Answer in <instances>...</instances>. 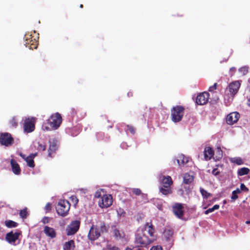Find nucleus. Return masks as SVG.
I'll list each match as a JSON object with an SVG mask.
<instances>
[{"label":"nucleus","instance_id":"nucleus-1","mask_svg":"<svg viewBox=\"0 0 250 250\" xmlns=\"http://www.w3.org/2000/svg\"><path fill=\"white\" fill-rule=\"evenodd\" d=\"M240 86L241 83L238 81L230 83L225 89L224 96L225 100H227L229 103L231 102L237 93Z\"/></svg>","mask_w":250,"mask_h":250},{"label":"nucleus","instance_id":"nucleus-2","mask_svg":"<svg viewBox=\"0 0 250 250\" xmlns=\"http://www.w3.org/2000/svg\"><path fill=\"white\" fill-rule=\"evenodd\" d=\"M153 242L154 238H149V237L146 235L144 231L140 230V229L137 230L135 233L134 243L137 247H145Z\"/></svg>","mask_w":250,"mask_h":250},{"label":"nucleus","instance_id":"nucleus-3","mask_svg":"<svg viewBox=\"0 0 250 250\" xmlns=\"http://www.w3.org/2000/svg\"><path fill=\"white\" fill-rule=\"evenodd\" d=\"M185 108L182 105H176L171 109V117L174 123L180 122L184 116Z\"/></svg>","mask_w":250,"mask_h":250},{"label":"nucleus","instance_id":"nucleus-4","mask_svg":"<svg viewBox=\"0 0 250 250\" xmlns=\"http://www.w3.org/2000/svg\"><path fill=\"white\" fill-rule=\"evenodd\" d=\"M70 208V204L68 201L61 200L56 207V211L59 215L64 217L68 214Z\"/></svg>","mask_w":250,"mask_h":250},{"label":"nucleus","instance_id":"nucleus-5","mask_svg":"<svg viewBox=\"0 0 250 250\" xmlns=\"http://www.w3.org/2000/svg\"><path fill=\"white\" fill-rule=\"evenodd\" d=\"M48 124L53 130L58 129L62 123V118L61 115L56 112L52 114L47 120Z\"/></svg>","mask_w":250,"mask_h":250},{"label":"nucleus","instance_id":"nucleus-6","mask_svg":"<svg viewBox=\"0 0 250 250\" xmlns=\"http://www.w3.org/2000/svg\"><path fill=\"white\" fill-rule=\"evenodd\" d=\"M24 39V45L26 47L32 50L37 48L38 41L31 35L25 34Z\"/></svg>","mask_w":250,"mask_h":250},{"label":"nucleus","instance_id":"nucleus-7","mask_svg":"<svg viewBox=\"0 0 250 250\" xmlns=\"http://www.w3.org/2000/svg\"><path fill=\"white\" fill-rule=\"evenodd\" d=\"M172 211L177 218L182 219L184 215V204L180 203H174L172 206Z\"/></svg>","mask_w":250,"mask_h":250},{"label":"nucleus","instance_id":"nucleus-8","mask_svg":"<svg viewBox=\"0 0 250 250\" xmlns=\"http://www.w3.org/2000/svg\"><path fill=\"white\" fill-rule=\"evenodd\" d=\"M36 118H28L24 120L23 124L24 131L26 133H31L35 129Z\"/></svg>","mask_w":250,"mask_h":250},{"label":"nucleus","instance_id":"nucleus-9","mask_svg":"<svg viewBox=\"0 0 250 250\" xmlns=\"http://www.w3.org/2000/svg\"><path fill=\"white\" fill-rule=\"evenodd\" d=\"M14 139L10 133L5 132L0 134V143L6 146H10L14 143Z\"/></svg>","mask_w":250,"mask_h":250},{"label":"nucleus","instance_id":"nucleus-10","mask_svg":"<svg viewBox=\"0 0 250 250\" xmlns=\"http://www.w3.org/2000/svg\"><path fill=\"white\" fill-rule=\"evenodd\" d=\"M140 230L144 231L145 233L147 232L149 235V238H154V241L156 240V236L154 235L155 228L151 222L146 223L143 228L140 229Z\"/></svg>","mask_w":250,"mask_h":250},{"label":"nucleus","instance_id":"nucleus-11","mask_svg":"<svg viewBox=\"0 0 250 250\" xmlns=\"http://www.w3.org/2000/svg\"><path fill=\"white\" fill-rule=\"evenodd\" d=\"M101 235V232L99 230L98 226L93 225L89 231L88 238L90 241L97 240Z\"/></svg>","mask_w":250,"mask_h":250},{"label":"nucleus","instance_id":"nucleus-12","mask_svg":"<svg viewBox=\"0 0 250 250\" xmlns=\"http://www.w3.org/2000/svg\"><path fill=\"white\" fill-rule=\"evenodd\" d=\"M80 222L78 220L73 221L66 229L67 235H72L75 234L79 230Z\"/></svg>","mask_w":250,"mask_h":250},{"label":"nucleus","instance_id":"nucleus-13","mask_svg":"<svg viewBox=\"0 0 250 250\" xmlns=\"http://www.w3.org/2000/svg\"><path fill=\"white\" fill-rule=\"evenodd\" d=\"M112 204V198L110 195H104L99 202V206L102 208H108Z\"/></svg>","mask_w":250,"mask_h":250},{"label":"nucleus","instance_id":"nucleus-14","mask_svg":"<svg viewBox=\"0 0 250 250\" xmlns=\"http://www.w3.org/2000/svg\"><path fill=\"white\" fill-rule=\"evenodd\" d=\"M21 235V232H13V231L7 233L5 235V240L10 244L14 245L16 240L19 239L20 235Z\"/></svg>","mask_w":250,"mask_h":250},{"label":"nucleus","instance_id":"nucleus-15","mask_svg":"<svg viewBox=\"0 0 250 250\" xmlns=\"http://www.w3.org/2000/svg\"><path fill=\"white\" fill-rule=\"evenodd\" d=\"M209 99V94L208 92H204L199 94L196 100V103L199 105H204L206 104Z\"/></svg>","mask_w":250,"mask_h":250},{"label":"nucleus","instance_id":"nucleus-16","mask_svg":"<svg viewBox=\"0 0 250 250\" xmlns=\"http://www.w3.org/2000/svg\"><path fill=\"white\" fill-rule=\"evenodd\" d=\"M240 118V114L237 112H233L227 115L226 122L228 125H232L236 123Z\"/></svg>","mask_w":250,"mask_h":250},{"label":"nucleus","instance_id":"nucleus-17","mask_svg":"<svg viewBox=\"0 0 250 250\" xmlns=\"http://www.w3.org/2000/svg\"><path fill=\"white\" fill-rule=\"evenodd\" d=\"M10 164L12 172L15 175H20L21 173V169L20 165L18 164L17 161L12 159L10 161Z\"/></svg>","mask_w":250,"mask_h":250},{"label":"nucleus","instance_id":"nucleus-18","mask_svg":"<svg viewBox=\"0 0 250 250\" xmlns=\"http://www.w3.org/2000/svg\"><path fill=\"white\" fill-rule=\"evenodd\" d=\"M58 149L57 142L56 140H53L50 142V144L48 150V156L49 157H53V154L55 153Z\"/></svg>","mask_w":250,"mask_h":250},{"label":"nucleus","instance_id":"nucleus-19","mask_svg":"<svg viewBox=\"0 0 250 250\" xmlns=\"http://www.w3.org/2000/svg\"><path fill=\"white\" fill-rule=\"evenodd\" d=\"M44 232L47 236L51 238H54L56 236V233L54 229L48 226L44 227Z\"/></svg>","mask_w":250,"mask_h":250},{"label":"nucleus","instance_id":"nucleus-20","mask_svg":"<svg viewBox=\"0 0 250 250\" xmlns=\"http://www.w3.org/2000/svg\"><path fill=\"white\" fill-rule=\"evenodd\" d=\"M162 184L164 188H168L173 184V181L170 176H163Z\"/></svg>","mask_w":250,"mask_h":250},{"label":"nucleus","instance_id":"nucleus-21","mask_svg":"<svg viewBox=\"0 0 250 250\" xmlns=\"http://www.w3.org/2000/svg\"><path fill=\"white\" fill-rule=\"evenodd\" d=\"M204 157L206 160H210L214 155V150L211 147H207L204 150Z\"/></svg>","mask_w":250,"mask_h":250},{"label":"nucleus","instance_id":"nucleus-22","mask_svg":"<svg viewBox=\"0 0 250 250\" xmlns=\"http://www.w3.org/2000/svg\"><path fill=\"white\" fill-rule=\"evenodd\" d=\"M177 162L179 166L184 165L188 163V158L185 157L183 154H180L177 157Z\"/></svg>","mask_w":250,"mask_h":250},{"label":"nucleus","instance_id":"nucleus-23","mask_svg":"<svg viewBox=\"0 0 250 250\" xmlns=\"http://www.w3.org/2000/svg\"><path fill=\"white\" fill-rule=\"evenodd\" d=\"M75 248V243L73 240L65 242L63 247V250H74Z\"/></svg>","mask_w":250,"mask_h":250},{"label":"nucleus","instance_id":"nucleus-24","mask_svg":"<svg viewBox=\"0 0 250 250\" xmlns=\"http://www.w3.org/2000/svg\"><path fill=\"white\" fill-rule=\"evenodd\" d=\"M163 234L165 237L167 238H169L171 237L173 234V229L169 227H166L164 230Z\"/></svg>","mask_w":250,"mask_h":250},{"label":"nucleus","instance_id":"nucleus-25","mask_svg":"<svg viewBox=\"0 0 250 250\" xmlns=\"http://www.w3.org/2000/svg\"><path fill=\"white\" fill-rule=\"evenodd\" d=\"M193 176L188 173H185L183 177L184 183L186 184H189L193 181Z\"/></svg>","mask_w":250,"mask_h":250},{"label":"nucleus","instance_id":"nucleus-26","mask_svg":"<svg viewBox=\"0 0 250 250\" xmlns=\"http://www.w3.org/2000/svg\"><path fill=\"white\" fill-rule=\"evenodd\" d=\"M25 160L28 167H35L34 157H32L31 155H29L25 158Z\"/></svg>","mask_w":250,"mask_h":250},{"label":"nucleus","instance_id":"nucleus-27","mask_svg":"<svg viewBox=\"0 0 250 250\" xmlns=\"http://www.w3.org/2000/svg\"><path fill=\"white\" fill-rule=\"evenodd\" d=\"M4 224L8 228H16L19 225L18 223L10 220L5 221Z\"/></svg>","mask_w":250,"mask_h":250},{"label":"nucleus","instance_id":"nucleus-28","mask_svg":"<svg viewBox=\"0 0 250 250\" xmlns=\"http://www.w3.org/2000/svg\"><path fill=\"white\" fill-rule=\"evenodd\" d=\"M250 169L248 167H243L238 170L237 174L241 176L248 174L250 172Z\"/></svg>","mask_w":250,"mask_h":250},{"label":"nucleus","instance_id":"nucleus-29","mask_svg":"<svg viewBox=\"0 0 250 250\" xmlns=\"http://www.w3.org/2000/svg\"><path fill=\"white\" fill-rule=\"evenodd\" d=\"M160 191L165 195H167L172 193V190L170 187L168 188H160Z\"/></svg>","mask_w":250,"mask_h":250},{"label":"nucleus","instance_id":"nucleus-30","mask_svg":"<svg viewBox=\"0 0 250 250\" xmlns=\"http://www.w3.org/2000/svg\"><path fill=\"white\" fill-rule=\"evenodd\" d=\"M231 162L238 165H241L244 164L243 160L240 157H234L231 159Z\"/></svg>","mask_w":250,"mask_h":250},{"label":"nucleus","instance_id":"nucleus-31","mask_svg":"<svg viewBox=\"0 0 250 250\" xmlns=\"http://www.w3.org/2000/svg\"><path fill=\"white\" fill-rule=\"evenodd\" d=\"M98 228L101 233L106 232L107 231V228L104 222H101L100 226H98Z\"/></svg>","mask_w":250,"mask_h":250},{"label":"nucleus","instance_id":"nucleus-32","mask_svg":"<svg viewBox=\"0 0 250 250\" xmlns=\"http://www.w3.org/2000/svg\"><path fill=\"white\" fill-rule=\"evenodd\" d=\"M9 125L10 126L12 127H16L18 125V122L17 118L16 117H13L10 121H9Z\"/></svg>","mask_w":250,"mask_h":250},{"label":"nucleus","instance_id":"nucleus-33","mask_svg":"<svg viewBox=\"0 0 250 250\" xmlns=\"http://www.w3.org/2000/svg\"><path fill=\"white\" fill-rule=\"evenodd\" d=\"M113 234L114 236L116 238H122V235L121 233L120 232V230L117 229L116 228H114V229L113 230Z\"/></svg>","mask_w":250,"mask_h":250},{"label":"nucleus","instance_id":"nucleus-34","mask_svg":"<svg viewBox=\"0 0 250 250\" xmlns=\"http://www.w3.org/2000/svg\"><path fill=\"white\" fill-rule=\"evenodd\" d=\"M219 208H220V206L219 205H217V204L213 206V207L209 208L207 210H206L205 211V214H208V213L214 211L215 210L218 209Z\"/></svg>","mask_w":250,"mask_h":250},{"label":"nucleus","instance_id":"nucleus-35","mask_svg":"<svg viewBox=\"0 0 250 250\" xmlns=\"http://www.w3.org/2000/svg\"><path fill=\"white\" fill-rule=\"evenodd\" d=\"M200 191L203 197L206 199H208L209 197L211 196L210 193L208 192L207 191L203 188H200Z\"/></svg>","mask_w":250,"mask_h":250},{"label":"nucleus","instance_id":"nucleus-36","mask_svg":"<svg viewBox=\"0 0 250 250\" xmlns=\"http://www.w3.org/2000/svg\"><path fill=\"white\" fill-rule=\"evenodd\" d=\"M28 214V213L27 211L26 208L21 210L20 212V215L21 217L22 218V219L26 218L27 217Z\"/></svg>","mask_w":250,"mask_h":250},{"label":"nucleus","instance_id":"nucleus-37","mask_svg":"<svg viewBox=\"0 0 250 250\" xmlns=\"http://www.w3.org/2000/svg\"><path fill=\"white\" fill-rule=\"evenodd\" d=\"M36 147L38 150L44 151L46 149V146L44 143L38 142V146Z\"/></svg>","mask_w":250,"mask_h":250},{"label":"nucleus","instance_id":"nucleus-38","mask_svg":"<svg viewBox=\"0 0 250 250\" xmlns=\"http://www.w3.org/2000/svg\"><path fill=\"white\" fill-rule=\"evenodd\" d=\"M70 200L74 204V206H76L79 202V199L75 195H72L70 197Z\"/></svg>","mask_w":250,"mask_h":250},{"label":"nucleus","instance_id":"nucleus-39","mask_svg":"<svg viewBox=\"0 0 250 250\" xmlns=\"http://www.w3.org/2000/svg\"><path fill=\"white\" fill-rule=\"evenodd\" d=\"M132 192L137 196L140 195L142 194V191L139 188H133Z\"/></svg>","mask_w":250,"mask_h":250},{"label":"nucleus","instance_id":"nucleus-40","mask_svg":"<svg viewBox=\"0 0 250 250\" xmlns=\"http://www.w3.org/2000/svg\"><path fill=\"white\" fill-rule=\"evenodd\" d=\"M127 128L128 130L132 134H134L135 133V128L132 125H127Z\"/></svg>","mask_w":250,"mask_h":250},{"label":"nucleus","instance_id":"nucleus-41","mask_svg":"<svg viewBox=\"0 0 250 250\" xmlns=\"http://www.w3.org/2000/svg\"><path fill=\"white\" fill-rule=\"evenodd\" d=\"M217 83H214V84L213 85L210 86L209 87V89H208L209 91L213 92L215 90H216L217 89Z\"/></svg>","mask_w":250,"mask_h":250},{"label":"nucleus","instance_id":"nucleus-42","mask_svg":"<svg viewBox=\"0 0 250 250\" xmlns=\"http://www.w3.org/2000/svg\"><path fill=\"white\" fill-rule=\"evenodd\" d=\"M240 190L241 191L242 190L245 192L249 191V189L245 186V185L243 183H242L240 185Z\"/></svg>","mask_w":250,"mask_h":250},{"label":"nucleus","instance_id":"nucleus-43","mask_svg":"<svg viewBox=\"0 0 250 250\" xmlns=\"http://www.w3.org/2000/svg\"><path fill=\"white\" fill-rule=\"evenodd\" d=\"M51 204L50 203H48L46 204L45 206V209L46 211L48 212L51 210Z\"/></svg>","mask_w":250,"mask_h":250},{"label":"nucleus","instance_id":"nucleus-44","mask_svg":"<svg viewBox=\"0 0 250 250\" xmlns=\"http://www.w3.org/2000/svg\"><path fill=\"white\" fill-rule=\"evenodd\" d=\"M216 152H217V153H218L219 157L222 158V157L223 156V151L220 147H217V148L216 149Z\"/></svg>","mask_w":250,"mask_h":250},{"label":"nucleus","instance_id":"nucleus-45","mask_svg":"<svg viewBox=\"0 0 250 250\" xmlns=\"http://www.w3.org/2000/svg\"><path fill=\"white\" fill-rule=\"evenodd\" d=\"M162 247L160 245L153 246L150 250H162Z\"/></svg>","mask_w":250,"mask_h":250},{"label":"nucleus","instance_id":"nucleus-46","mask_svg":"<svg viewBox=\"0 0 250 250\" xmlns=\"http://www.w3.org/2000/svg\"><path fill=\"white\" fill-rule=\"evenodd\" d=\"M238 196L237 195V194L234 193V192L232 191V196L231 197V200L233 201H234L235 200H236L237 199H238Z\"/></svg>","mask_w":250,"mask_h":250},{"label":"nucleus","instance_id":"nucleus-47","mask_svg":"<svg viewBox=\"0 0 250 250\" xmlns=\"http://www.w3.org/2000/svg\"><path fill=\"white\" fill-rule=\"evenodd\" d=\"M220 173V171H218L217 168H214L212 171V174L214 175V176H217L219 175Z\"/></svg>","mask_w":250,"mask_h":250},{"label":"nucleus","instance_id":"nucleus-48","mask_svg":"<svg viewBox=\"0 0 250 250\" xmlns=\"http://www.w3.org/2000/svg\"><path fill=\"white\" fill-rule=\"evenodd\" d=\"M239 71L243 72L244 74H245L248 72L247 68L246 67H243L239 69Z\"/></svg>","mask_w":250,"mask_h":250},{"label":"nucleus","instance_id":"nucleus-49","mask_svg":"<svg viewBox=\"0 0 250 250\" xmlns=\"http://www.w3.org/2000/svg\"><path fill=\"white\" fill-rule=\"evenodd\" d=\"M70 112L72 116L73 117L77 114V110L74 108H72L71 109Z\"/></svg>","mask_w":250,"mask_h":250},{"label":"nucleus","instance_id":"nucleus-50","mask_svg":"<svg viewBox=\"0 0 250 250\" xmlns=\"http://www.w3.org/2000/svg\"><path fill=\"white\" fill-rule=\"evenodd\" d=\"M49 218L48 217H44L42 219V223L43 224H47L49 222Z\"/></svg>","mask_w":250,"mask_h":250},{"label":"nucleus","instance_id":"nucleus-51","mask_svg":"<svg viewBox=\"0 0 250 250\" xmlns=\"http://www.w3.org/2000/svg\"><path fill=\"white\" fill-rule=\"evenodd\" d=\"M125 250H141V249L140 248L137 247V246H136V247H133V249L127 248Z\"/></svg>","mask_w":250,"mask_h":250},{"label":"nucleus","instance_id":"nucleus-52","mask_svg":"<svg viewBox=\"0 0 250 250\" xmlns=\"http://www.w3.org/2000/svg\"><path fill=\"white\" fill-rule=\"evenodd\" d=\"M234 192V194L235 193L236 194H239L241 193V191L238 188H237L236 190L233 191Z\"/></svg>","mask_w":250,"mask_h":250},{"label":"nucleus","instance_id":"nucleus-53","mask_svg":"<svg viewBox=\"0 0 250 250\" xmlns=\"http://www.w3.org/2000/svg\"><path fill=\"white\" fill-rule=\"evenodd\" d=\"M235 68L234 67H231L229 69V71L230 73H234L235 71Z\"/></svg>","mask_w":250,"mask_h":250},{"label":"nucleus","instance_id":"nucleus-54","mask_svg":"<svg viewBox=\"0 0 250 250\" xmlns=\"http://www.w3.org/2000/svg\"><path fill=\"white\" fill-rule=\"evenodd\" d=\"M43 130L46 131H49L50 130V127L48 126H45L44 128H43Z\"/></svg>","mask_w":250,"mask_h":250},{"label":"nucleus","instance_id":"nucleus-55","mask_svg":"<svg viewBox=\"0 0 250 250\" xmlns=\"http://www.w3.org/2000/svg\"><path fill=\"white\" fill-rule=\"evenodd\" d=\"M32 157H34V158L37 155V153L32 154L31 155Z\"/></svg>","mask_w":250,"mask_h":250},{"label":"nucleus","instance_id":"nucleus-56","mask_svg":"<svg viewBox=\"0 0 250 250\" xmlns=\"http://www.w3.org/2000/svg\"><path fill=\"white\" fill-rule=\"evenodd\" d=\"M245 223L247 224H250V221H246Z\"/></svg>","mask_w":250,"mask_h":250},{"label":"nucleus","instance_id":"nucleus-57","mask_svg":"<svg viewBox=\"0 0 250 250\" xmlns=\"http://www.w3.org/2000/svg\"><path fill=\"white\" fill-rule=\"evenodd\" d=\"M21 156L22 157L23 159H25V158H24V156L23 155H22V154H21Z\"/></svg>","mask_w":250,"mask_h":250},{"label":"nucleus","instance_id":"nucleus-58","mask_svg":"<svg viewBox=\"0 0 250 250\" xmlns=\"http://www.w3.org/2000/svg\"><path fill=\"white\" fill-rule=\"evenodd\" d=\"M80 8H83V5L80 4Z\"/></svg>","mask_w":250,"mask_h":250}]
</instances>
